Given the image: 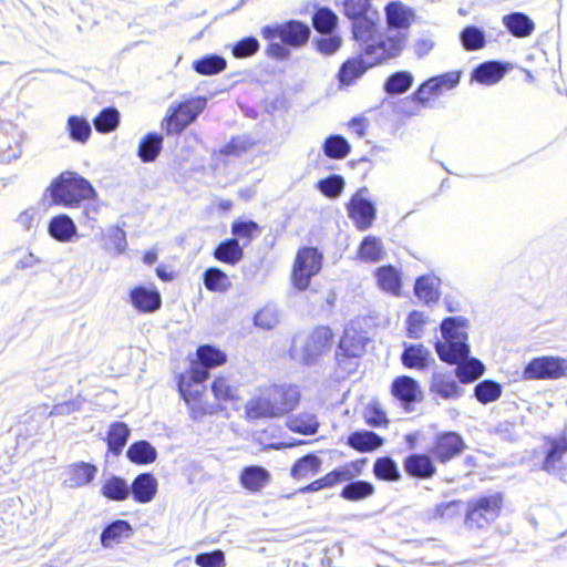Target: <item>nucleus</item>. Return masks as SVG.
Listing matches in <instances>:
<instances>
[{
    "instance_id": "1",
    "label": "nucleus",
    "mask_w": 567,
    "mask_h": 567,
    "mask_svg": "<svg viewBox=\"0 0 567 567\" xmlns=\"http://www.w3.org/2000/svg\"><path fill=\"white\" fill-rule=\"evenodd\" d=\"M197 358L203 367L193 365L189 373L181 377L178 383L179 393L194 419L204 414H213L217 411L218 405L205 399L206 394L203 383L209 375L207 369L219 367L227 360L225 352L209 344L200 346L197 349Z\"/></svg>"
},
{
    "instance_id": "2",
    "label": "nucleus",
    "mask_w": 567,
    "mask_h": 567,
    "mask_svg": "<svg viewBox=\"0 0 567 567\" xmlns=\"http://www.w3.org/2000/svg\"><path fill=\"white\" fill-rule=\"evenodd\" d=\"M300 393L293 385H269L259 389L246 403L247 419L259 420L281 416L299 402Z\"/></svg>"
},
{
    "instance_id": "3",
    "label": "nucleus",
    "mask_w": 567,
    "mask_h": 567,
    "mask_svg": "<svg viewBox=\"0 0 567 567\" xmlns=\"http://www.w3.org/2000/svg\"><path fill=\"white\" fill-rule=\"evenodd\" d=\"M504 507L505 495L499 491L472 497L465 503L464 527L470 532H485L502 516Z\"/></svg>"
},
{
    "instance_id": "4",
    "label": "nucleus",
    "mask_w": 567,
    "mask_h": 567,
    "mask_svg": "<svg viewBox=\"0 0 567 567\" xmlns=\"http://www.w3.org/2000/svg\"><path fill=\"white\" fill-rule=\"evenodd\" d=\"M52 202L65 207H78L82 200L94 199L92 184L74 172H63L48 188Z\"/></svg>"
},
{
    "instance_id": "5",
    "label": "nucleus",
    "mask_w": 567,
    "mask_h": 567,
    "mask_svg": "<svg viewBox=\"0 0 567 567\" xmlns=\"http://www.w3.org/2000/svg\"><path fill=\"white\" fill-rule=\"evenodd\" d=\"M467 320L462 317H451L441 323L443 341L435 343V350L444 362H457L470 354L467 344Z\"/></svg>"
},
{
    "instance_id": "6",
    "label": "nucleus",
    "mask_w": 567,
    "mask_h": 567,
    "mask_svg": "<svg viewBox=\"0 0 567 567\" xmlns=\"http://www.w3.org/2000/svg\"><path fill=\"white\" fill-rule=\"evenodd\" d=\"M331 340V330L327 327H319L308 334L297 336L292 341L290 355L301 363H313L329 351Z\"/></svg>"
},
{
    "instance_id": "7",
    "label": "nucleus",
    "mask_w": 567,
    "mask_h": 567,
    "mask_svg": "<svg viewBox=\"0 0 567 567\" xmlns=\"http://www.w3.org/2000/svg\"><path fill=\"white\" fill-rule=\"evenodd\" d=\"M343 13L353 21V37L357 41L372 40L380 14L372 8L370 0H344Z\"/></svg>"
},
{
    "instance_id": "8",
    "label": "nucleus",
    "mask_w": 567,
    "mask_h": 567,
    "mask_svg": "<svg viewBox=\"0 0 567 567\" xmlns=\"http://www.w3.org/2000/svg\"><path fill=\"white\" fill-rule=\"evenodd\" d=\"M367 464L365 458H358L334 467L323 476L313 480L299 488V493H315L321 489H332L343 483H350L363 474Z\"/></svg>"
},
{
    "instance_id": "9",
    "label": "nucleus",
    "mask_w": 567,
    "mask_h": 567,
    "mask_svg": "<svg viewBox=\"0 0 567 567\" xmlns=\"http://www.w3.org/2000/svg\"><path fill=\"white\" fill-rule=\"evenodd\" d=\"M372 40L358 41L361 45L364 58L369 59V64L374 65L386 59L398 56L406 43V34L402 31H389L384 38H375Z\"/></svg>"
},
{
    "instance_id": "10",
    "label": "nucleus",
    "mask_w": 567,
    "mask_h": 567,
    "mask_svg": "<svg viewBox=\"0 0 567 567\" xmlns=\"http://www.w3.org/2000/svg\"><path fill=\"white\" fill-rule=\"evenodd\" d=\"M322 254L313 247L300 248L295 257L291 269V282L298 290H306L312 277L317 276L322 267Z\"/></svg>"
},
{
    "instance_id": "11",
    "label": "nucleus",
    "mask_w": 567,
    "mask_h": 567,
    "mask_svg": "<svg viewBox=\"0 0 567 567\" xmlns=\"http://www.w3.org/2000/svg\"><path fill=\"white\" fill-rule=\"evenodd\" d=\"M205 97H194L178 104H172L162 126L167 134H178L193 123L206 107Z\"/></svg>"
},
{
    "instance_id": "12",
    "label": "nucleus",
    "mask_w": 567,
    "mask_h": 567,
    "mask_svg": "<svg viewBox=\"0 0 567 567\" xmlns=\"http://www.w3.org/2000/svg\"><path fill=\"white\" fill-rule=\"evenodd\" d=\"M543 460L540 470L548 474H559L567 468V432L544 435L542 443Z\"/></svg>"
},
{
    "instance_id": "13",
    "label": "nucleus",
    "mask_w": 567,
    "mask_h": 567,
    "mask_svg": "<svg viewBox=\"0 0 567 567\" xmlns=\"http://www.w3.org/2000/svg\"><path fill=\"white\" fill-rule=\"evenodd\" d=\"M261 35L266 40L279 38L282 43L300 48L305 45L310 37V28L300 21H287L280 24L266 25L261 29Z\"/></svg>"
},
{
    "instance_id": "14",
    "label": "nucleus",
    "mask_w": 567,
    "mask_h": 567,
    "mask_svg": "<svg viewBox=\"0 0 567 567\" xmlns=\"http://www.w3.org/2000/svg\"><path fill=\"white\" fill-rule=\"evenodd\" d=\"M567 377V359L554 355L532 360L523 371L524 380H557Z\"/></svg>"
},
{
    "instance_id": "15",
    "label": "nucleus",
    "mask_w": 567,
    "mask_h": 567,
    "mask_svg": "<svg viewBox=\"0 0 567 567\" xmlns=\"http://www.w3.org/2000/svg\"><path fill=\"white\" fill-rule=\"evenodd\" d=\"M465 449L466 444L458 433L446 431L435 435L429 452L436 462L446 464L460 456Z\"/></svg>"
},
{
    "instance_id": "16",
    "label": "nucleus",
    "mask_w": 567,
    "mask_h": 567,
    "mask_svg": "<svg viewBox=\"0 0 567 567\" xmlns=\"http://www.w3.org/2000/svg\"><path fill=\"white\" fill-rule=\"evenodd\" d=\"M460 78L461 74L457 71L430 78L419 86L413 99L421 105L427 106L433 97L441 95L445 91L454 89L458 84Z\"/></svg>"
},
{
    "instance_id": "17",
    "label": "nucleus",
    "mask_w": 567,
    "mask_h": 567,
    "mask_svg": "<svg viewBox=\"0 0 567 567\" xmlns=\"http://www.w3.org/2000/svg\"><path fill=\"white\" fill-rule=\"evenodd\" d=\"M348 215L359 230L368 229L375 219V207L368 198V189H359L350 199Z\"/></svg>"
},
{
    "instance_id": "18",
    "label": "nucleus",
    "mask_w": 567,
    "mask_h": 567,
    "mask_svg": "<svg viewBox=\"0 0 567 567\" xmlns=\"http://www.w3.org/2000/svg\"><path fill=\"white\" fill-rule=\"evenodd\" d=\"M130 303L143 313H151L161 308L162 298L155 287L135 286L130 289Z\"/></svg>"
},
{
    "instance_id": "19",
    "label": "nucleus",
    "mask_w": 567,
    "mask_h": 567,
    "mask_svg": "<svg viewBox=\"0 0 567 567\" xmlns=\"http://www.w3.org/2000/svg\"><path fill=\"white\" fill-rule=\"evenodd\" d=\"M434 461L431 454L412 453L403 460V468L410 477L429 480L437 472Z\"/></svg>"
},
{
    "instance_id": "20",
    "label": "nucleus",
    "mask_w": 567,
    "mask_h": 567,
    "mask_svg": "<svg viewBox=\"0 0 567 567\" xmlns=\"http://www.w3.org/2000/svg\"><path fill=\"white\" fill-rule=\"evenodd\" d=\"M430 392L443 400H456L462 396L464 390L457 384L451 374L435 372L430 383Z\"/></svg>"
},
{
    "instance_id": "21",
    "label": "nucleus",
    "mask_w": 567,
    "mask_h": 567,
    "mask_svg": "<svg viewBox=\"0 0 567 567\" xmlns=\"http://www.w3.org/2000/svg\"><path fill=\"white\" fill-rule=\"evenodd\" d=\"M158 482L153 473H141L132 482L130 493L138 504H146L154 499L157 494Z\"/></svg>"
},
{
    "instance_id": "22",
    "label": "nucleus",
    "mask_w": 567,
    "mask_h": 567,
    "mask_svg": "<svg viewBox=\"0 0 567 567\" xmlns=\"http://www.w3.org/2000/svg\"><path fill=\"white\" fill-rule=\"evenodd\" d=\"M134 529L125 519H115L101 533L100 542L104 548H114L133 536Z\"/></svg>"
},
{
    "instance_id": "23",
    "label": "nucleus",
    "mask_w": 567,
    "mask_h": 567,
    "mask_svg": "<svg viewBox=\"0 0 567 567\" xmlns=\"http://www.w3.org/2000/svg\"><path fill=\"white\" fill-rule=\"evenodd\" d=\"M386 23L390 29L408 30L414 22V11L402 2H390L385 7Z\"/></svg>"
},
{
    "instance_id": "24",
    "label": "nucleus",
    "mask_w": 567,
    "mask_h": 567,
    "mask_svg": "<svg viewBox=\"0 0 567 567\" xmlns=\"http://www.w3.org/2000/svg\"><path fill=\"white\" fill-rule=\"evenodd\" d=\"M367 338L353 326L346 327L339 341L338 349L341 353H348L362 358L365 352Z\"/></svg>"
},
{
    "instance_id": "25",
    "label": "nucleus",
    "mask_w": 567,
    "mask_h": 567,
    "mask_svg": "<svg viewBox=\"0 0 567 567\" xmlns=\"http://www.w3.org/2000/svg\"><path fill=\"white\" fill-rule=\"evenodd\" d=\"M322 461L313 453L297 458L290 467V476L296 481H303L317 475L321 471Z\"/></svg>"
},
{
    "instance_id": "26",
    "label": "nucleus",
    "mask_w": 567,
    "mask_h": 567,
    "mask_svg": "<svg viewBox=\"0 0 567 567\" xmlns=\"http://www.w3.org/2000/svg\"><path fill=\"white\" fill-rule=\"evenodd\" d=\"M97 472L95 465L86 462H76L68 467L65 483L71 488H79L93 481Z\"/></svg>"
},
{
    "instance_id": "27",
    "label": "nucleus",
    "mask_w": 567,
    "mask_h": 567,
    "mask_svg": "<svg viewBox=\"0 0 567 567\" xmlns=\"http://www.w3.org/2000/svg\"><path fill=\"white\" fill-rule=\"evenodd\" d=\"M241 486L252 493L261 491L270 481V473L261 466H246L240 473Z\"/></svg>"
},
{
    "instance_id": "28",
    "label": "nucleus",
    "mask_w": 567,
    "mask_h": 567,
    "mask_svg": "<svg viewBox=\"0 0 567 567\" xmlns=\"http://www.w3.org/2000/svg\"><path fill=\"white\" fill-rule=\"evenodd\" d=\"M456 364L455 375L461 383H472L476 381L485 371L484 364L476 358H470L468 354L460 359Z\"/></svg>"
},
{
    "instance_id": "29",
    "label": "nucleus",
    "mask_w": 567,
    "mask_h": 567,
    "mask_svg": "<svg viewBox=\"0 0 567 567\" xmlns=\"http://www.w3.org/2000/svg\"><path fill=\"white\" fill-rule=\"evenodd\" d=\"M374 493L375 487L371 482L355 478L342 487L340 497L354 503L370 498Z\"/></svg>"
},
{
    "instance_id": "30",
    "label": "nucleus",
    "mask_w": 567,
    "mask_h": 567,
    "mask_svg": "<svg viewBox=\"0 0 567 567\" xmlns=\"http://www.w3.org/2000/svg\"><path fill=\"white\" fill-rule=\"evenodd\" d=\"M505 28L516 38H527L535 30V23L526 14L515 12L502 19Z\"/></svg>"
},
{
    "instance_id": "31",
    "label": "nucleus",
    "mask_w": 567,
    "mask_h": 567,
    "mask_svg": "<svg viewBox=\"0 0 567 567\" xmlns=\"http://www.w3.org/2000/svg\"><path fill=\"white\" fill-rule=\"evenodd\" d=\"M49 234L58 241L68 243L76 235V226L69 216L59 215L50 220Z\"/></svg>"
},
{
    "instance_id": "32",
    "label": "nucleus",
    "mask_w": 567,
    "mask_h": 567,
    "mask_svg": "<svg viewBox=\"0 0 567 567\" xmlns=\"http://www.w3.org/2000/svg\"><path fill=\"white\" fill-rule=\"evenodd\" d=\"M65 131L69 137L79 144H85L91 137L92 127L90 122L80 115H71L65 123Z\"/></svg>"
},
{
    "instance_id": "33",
    "label": "nucleus",
    "mask_w": 567,
    "mask_h": 567,
    "mask_svg": "<svg viewBox=\"0 0 567 567\" xmlns=\"http://www.w3.org/2000/svg\"><path fill=\"white\" fill-rule=\"evenodd\" d=\"M433 361L431 352L422 344H412L402 353V362L411 369H424Z\"/></svg>"
},
{
    "instance_id": "34",
    "label": "nucleus",
    "mask_w": 567,
    "mask_h": 567,
    "mask_svg": "<svg viewBox=\"0 0 567 567\" xmlns=\"http://www.w3.org/2000/svg\"><path fill=\"white\" fill-rule=\"evenodd\" d=\"M393 394L402 402H414L422 398L417 382L410 377H400L393 382Z\"/></svg>"
},
{
    "instance_id": "35",
    "label": "nucleus",
    "mask_w": 567,
    "mask_h": 567,
    "mask_svg": "<svg viewBox=\"0 0 567 567\" xmlns=\"http://www.w3.org/2000/svg\"><path fill=\"white\" fill-rule=\"evenodd\" d=\"M414 291L424 303L436 302L440 298V279L434 276H423L416 280Z\"/></svg>"
},
{
    "instance_id": "36",
    "label": "nucleus",
    "mask_w": 567,
    "mask_h": 567,
    "mask_svg": "<svg viewBox=\"0 0 567 567\" xmlns=\"http://www.w3.org/2000/svg\"><path fill=\"white\" fill-rule=\"evenodd\" d=\"M378 286L385 292L394 296L400 295L401 276L392 266L380 267L375 270Z\"/></svg>"
},
{
    "instance_id": "37",
    "label": "nucleus",
    "mask_w": 567,
    "mask_h": 567,
    "mask_svg": "<svg viewBox=\"0 0 567 567\" xmlns=\"http://www.w3.org/2000/svg\"><path fill=\"white\" fill-rule=\"evenodd\" d=\"M505 68L498 62H485L475 69L473 79L485 85L499 82L505 75Z\"/></svg>"
},
{
    "instance_id": "38",
    "label": "nucleus",
    "mask_w": 567,
    "mask_h": 567,
    "mask_svg": "<svg viewBox=\"0 0 567 567\" xmlns=\"http://www.w3.org/2000/svg\"><path fill=\"white\" fill-rule=\"evenodd\" d=\"M203 282L207 290L220 293L227 292L233 286L229 276L218 268L206 269Z\"/></svg>"
},
{
    "instance_id": "39",
    "label": "nucleus",
    "mask_w": 567,
    "mask_h": 567,
    "mask_svg": "<svg viewBox=\"0 0 567 567\" xmlns=\"http://www.w3.org/2000/svg\"><path fill=\"white\" fill-rule=\"evenodd\" d=\"M373 475L379 481L398 482L401 480V473L398 464L390 456H381L374 461Z\"/></svg>"
},
{
    "instance_id": "40",
    "label": "nucleus",
    "mask_w": 567,
    "mask_h": 567,
    "mask_svg": "<svg viewBox=\"0 0 567 567\" xmlns=\"http://www.w3.org/2000/svg\"><path fill=\"white\" fill-rule=\"evenodd\" d=\"M382 439L373 432H354L348 439V444L358 452L365 453L382 445Z\"/></svg>"
},
{
    "instance_id": "41",
    "label": "nucleus",
    "mask_w": 567,
    "mask_h": 567,
    "mask_svg": "<svg viewBox=\"0 0 567 567\" xmlns=\"http://www.w3.org/2000/svg\"><path fill=\"white\" fill-rule=\"evenodd\" d=\"M126 248L125 231L117 226L109 228L104 237L103 249L112 256H120L125 252Z\"/></svg>"
},
{
    "instance_id": "42",
    "label": "nucleus",
    "mask_w": 567,
    "mask_h": 567,
    "mask_svg": "<svg viewBox=\"0 0 567 567\" xmlns=\"http://www.w3.org/2000/svg\"><path fill=\"white\" fill-rule=\"evenodd\" d=\"M101 493L107 499L122 502L128 497L130 486L126 484L124 478L112 476L104 482Z\"/></svg>"
},
{
    "instance_id": "43",
    "label": "nucleus",
    "mask_w": 567,
    "mask_h": 567,
    "mask_svg": "<svg viewBox=\"0 0 567 567\" xmlns=\"http://www.w3.org/2000/svg\"><path fill=\"white\" fill-rule=\"evenodd\" d=\"M369 59L365 60H349L340 69L339 80L342 84L349 85L360 78L369 68Z\"/></svg>"
},
{
    "instance_id": "44",
    "label": "nucleus",
    "mask_w": 567,
    "mask_h": 567,
    "mask_svg": "<svg viewBox=\"0 0 567 567\" xmlns=\"http://www.w3.org/2000/svg\"><path fill=\"white\" fill-rule=\"evenodd\" d=\"M127 457L135 464H151L156 457V450L147 441L133 443L127 450Z\"/></svg>"
},
{
    "instance_id": "45",
    "label": "nucleus",
    "mask_w": 567,
    "mask_h": 567,
    "mask_svg": "<svg viewBox=\"0 0 567 567\" xmlns=\"http://www.w3.org/2000/svg\"><path fill=\"white\" fill-rule=\"evenodd\" d=\"M243 248L238 239H229L221 243L214 252L216 259L230 265L237 264L243 258Z\"/></svg>"
},
{
    "instance_id": "46",
    "label": "nucleus",
    "mask_w": 567,
    "mask_h": 567,
    "mask_svg": "<svg viewBox=\"0 0 567 567\" xmlns=\"http://www.w3.org/2000/svg\"><path fill=\"white\" fill-rule=\"evenodd\" d=\"M384 254L383 246L380 238L367 236L359 248V258L367 262L379 261Z\"/></svg>"
},
{
    "instance_id": "47",
    "label": "nucleus",
    "mask_w": 567,
    "mask_h": 567,
    "mask_svg": "<svg viewBox=\"0 0 567 567\" xmlns=\"http://www.w3.org/2000/svg\"><path fill=\"white\" fill-rule=\"evenodd\" d=\"M361 358L336 351V375L338 379H347L353 375L360 365Z\"/></svg>"
},
{
    "instance_id": "48",
    "label": "nucleus",
    "mask_w": 567,
    "mask_h": 567,
    "mask_svg": "<svg viewBox=\"0 0 567 567\" xmlns=\"http://www.w3.org/2000/svg\"><path fill=\"white\" fill-rule=\"evenodd\" d=\"M227 62L219 55H207L193 63L194 70L203 75H214L224 71Z\"/></svg>"
},
{
    "instance_id": "49",
    "label": "nucleus",
    "mask_w": 567,
    "mask_h": 567,
    "mask_svg": "<svg viewBox=\"0 0 567 567\" xmlns=\"http://www.w3.org/2000/svg\"><path fill=\"white\" fill-rule=\"evenodd\" d=\"M465 50L476 51L485 45V33L477 27H466L460 34Z\"/></svg>"
},
{
    "instance_id": "50",
    "label": "nucleus",
    "mask_w": 567,
    "mask_h": 567,
    "mask_svg": "<svg viewBox=\"0 0 567 567\" xmlns=\"http://www.w3.org/2000/svg\"><path fill=\"white\" fill-rule=\"evenodd\" d=\"M162 136L156 134H148L140 144L138 156L143 162H153L161 148H162Z\"/></svg>"
},
{
    "instance_id": "51",
    "label": "nucleus",
    "mask_w": 567,
    "mask_h": 567,
    "mask_svg": "<svg viewBox=\"0 0 567 567\" xmlns=\"http://www.w3.org/2000/svg\"><path fill=\"white\" fill-rule=\"evenodd\" d=\"M413 83V75L410 72L401 71L391 75L384 85L390 94H400L406 92Z\"/></svg>"
},
{
    "instance_id": "52",
    "label": "nucleus",
    "mask_w": 567,
    "mask_h": 567,
    "mask_svg": "<svg viewBox=\"0 0 567 567\" xmlns=\"http://www.w3.org/2000/svg\"><path fill=\"white\" fill-rule=\"evenodd\" d=\"M120 114L115 109L103 110L93 121L94 126L100 133H110L118 126Z\"/></svg>"
},
{
    "instance_id": "53",
    "label": "nucleus",
    "mask_w": 567,
    "mask_h": 567,
    "mask_svg": "<svg viewBox=\"0 0 567 567\" xmlns=\"http://www.w3.org/2000/svg\"><path fill=\"white\" fill-rule=\"evenodd\" d=\"M501 394V384L491 380H485L475 386V396L484 404L496 401Z\"/></svg>"
},
{
    "instance_id": "54",
    "label": "nucleus",
    "mask_w": 567,
    "mask_h": 567,
    "mask_svg": "<svg viewBox=\"0 0 567 567\" xmlns=\"http://www.w3.org/2000/svg\"><path fill=\"white\" fill-rule=\"evenodd\" d=\"M406 333L412 339H420L424 334L429 318L421 311H412L406 320Z\"/></svg>"
},
{
    "instance_id": "55",
    "label": "nucleus",
    "mask_w": 567,
    "mask_h": 567,
    "mask_svg": "<svg viewBox=\"0 0 567 567\" xmlns=\"http://www.w3.org/2000/svg\"><path fill=\"white\" fill-rule=\"evenodd\" d=\"M323 152L331 158H343L350 152V145L342 136H330L326 140Z\"/></svg>"
},
{
    "instance_id": "56",
    "label": "nucleus",
    "mask_w": 567,
    "mask_h": 567,
    "mask_svg": "<svg viewBox=\"0 0 567 567\" xmlns=\"http://www.w3.org/2000/svg\"><path fill=\"white\" fill-rule=\"evenodd\" d=\"M82 401L80 399H74L66 402H61L54 405L52 409L49 406H40L34 411V414H38L39 416L42 415H64V414H71L73 412H76L81 409Z\"/></svg>"
},
{
    "instance_id": "57",
    "label": "nucleus",
    "mask_w": 567,
    "mask_h": 567,
    "mask_svg": "<svg viewBox=\"0 0 567 567\" xmlns=\"http://www.w3.org/2000/svg\"><path fill=\"white\" fill-rule=\"evenodd\" d=\"M338 17L328 8L319 9L313 16V27L321 33L331 32L337 25Z\"/></svg>"
},
{
    "instance_id": "58",
    "label": "nucleus",
    "mask_w": 567,
    "mask_h": 567,
    "mask_svg": "<svg viewBox=\"0 0 567 567\" xmlns=\"http://www.w3.org/2000/svg\"><path fill=\"white\" fill-rule=\"evenodd\" d=\"M212 392L216 401H233L237 399V389L226 378H216L212 385Z\"/></svg>"
},
{
    "instance_id": "59",
    "label": "nucleus",
    "mask_w": 567,
    "mask_h": 567,
    "mask_svg": "<svg viewBox=\"0 0 567 567\" xmlns=\"http://www.w3.org/2000/svg\"><path fill=\"white\" fill-rule=\"evenodd\" d=\"M317 187L324 196L336 198L342 193L344 181L339 175H332L319 181Z\"/></svg>"
},
{
    "instance_id": "60",
    "label": "nucleus",
    "mask_w": 567,
    "mask_h": 567,
    "mask_svg": "<svg viewBox=\"0 0 567 567\" xmlns=\"http://www.w3.org/2000/svg\"><path fill=\"white\" fill-rule=\"evenodd\" d=\"M128 427H110L107 433L109 450L114 454H120L128 437Z\"/></svg>"
},
{
    "instance_id": "61",
    "label": "nucleus",
    "mask_w": 567,
    "mask_h": 567,
    "mask_svg": "<svg viewBox=\"0 0 567 567\" xmlns=\"http://www.w3.org/2000/svg\"><path fill=\"white\" fill-rule=\"evenodd\" d=\"M195 564L199 567H225V554L220 549L196 555Z\"/></svg>"
},
{
    "instance_id": "62",
    "label": "nucleus",
    "mask_w": 567,
    "mask_h": 567,
    "mask_svg": "<svg viewBox=\"0 0 567 567\" xmlns=\"http://www.w3.org/2000/svg\"><path fill=\"white\" fill-rule=\"evenodd\" d=\"M259 49V42L256 38L249 37L237 42L233 48L234 56L241 59L255 54Z\"/></svg>"
},
{
    "instance_id": "63",
    "label": "nucleus",
    "mask_w": 567,
    "mask_h": 567,
    "mask_svg": "<svg viewBox=\"0 0 567 567\" xmlns=\"http://www.w3.org/2000/svg\"><path fill=\"white\" fill-rule=\"evenodd\" d=\"M462 504L463 503L461 499L443 502L435 506L434 515H435V517H440L442 519H451L460 514Z\"/></svg>"
},
{
    "instance_id": "64",
    "label": "nucleus",
    "mask_w": 567,
    "mask_h": 567,
    "mask_svg": "<svg viewBox=\"0 0 567 567\" xmlns=\"http://www.w3.org/2000/svg\"><path fill=\"white\" fill-rule=\"evenodd\" d=\"M258 230L259 227L254 221H235L231 227V233L235 236L247 241H250Z\"/></svg>"
}]
</instances>
